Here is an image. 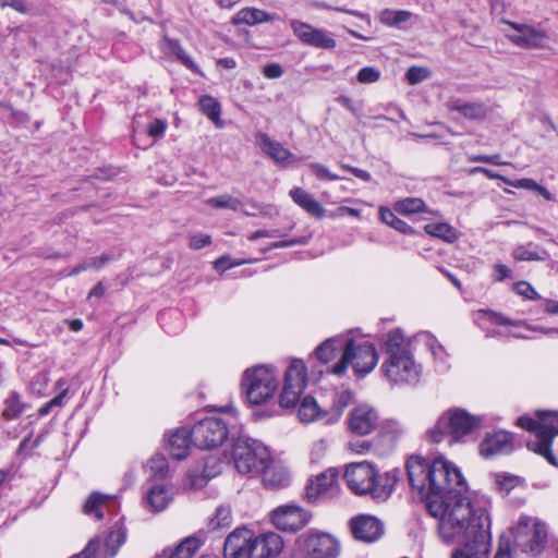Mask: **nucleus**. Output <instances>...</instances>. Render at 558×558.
Returning a JSON list of instances; mask_svg holds the SVG:
<instances>
[{"mask_svg": "<svg viewBox=\"0 0 558 558\" xmlns=\"http://www.w3.org/2000/svg\"><path fill=\"white\" fill-rule=\"evenodd\" d=\"M410 487L422 499L428 513L438 520L437 532L452 553L468 558H487L490 549L488 509L463 496L466 482L460 470L442 458L429 460L411 456L405 464Z\"/></svg>", "mask_w": 558, "mask_h": 558, "instance_id": "obj_1", "label": "nucleus"}, {"mask_svg": "<svg viewBox=\"0 0 558 558\" xmlns=\"http://www.w3.org/2000/svg\"><path fill=\"white\" fill-rule=\"evenodd\" d=\"M381 350L388 355L381 364V372L392 385L418 383L421 367L414 361L410 341L400 328L391 329L384 336Z\"/></svg>", "mask_w": 558, "mask_h": 558, "instance_id": "obj_2", "label": "nucleus"}, {"mask_svg": "<svg viewBox=\"0 0 558 558\" xmlns=\"http://www.w3.org/2000/svg\"><path fill=\"white\" fill-rule=\"evenodd\" d=\"M399 474L398 470L379 474L373 464L363 461L349 464L343 476L355 495H369L375 500H386L399 481Z\"/></svg>", "mask_w": 558, "mask_h": 558, "instance_id": "obj_3", "label": "nucleus"}, {"mask_svg": "<svg viewBox=\"0 0 558 558\" xmlns=\"http://www.w3.org/2000/svg\"><path fill=\"white\" fill-rule=\"evenodd\" d=\"M481 420L464 410L454 409L445 412L435 426L427 430L426 436L432 442L448 439L449 444L460 441L480 426Z\"/></svg>", "mask_w": 558, "mask_h": 558, "instance_id": "obj_4", "label": "nucleus"}, {"mask_svg": "<svg viewBox=\"0 0 558 558\" xmlns=\"http://www.w3.org/2000/svg\"><path fill=\"white\" fill-rule=\"evenodd\" d=\"M378 363V354L373 343L364 341L356 344L352 338L344 343V351L338 363L331 366L328 372L341 376L349 365H352L357 376H365L371 373Z\"/></svg>", "mask_w": 558, "mask_h": 558, "instance_id": "obj_5", "label": "nucleus"}, {"mask_svg": "<svg viewBox=\"0 0 558 558\" xmlns=\"http://www.w3.org/2000/svg\"><path fill=\"white\" fill-rule=\"evenodd\" d=\"M241 388L250 404L260 405L274 397L278 380L271 367L256 365L243 373Z\"/></svg>", "mask_w": 558, "mask_h": 558, "instance_id": "obj_6", "label": "nucleus"}, {"mask_svg": "<svg viewBox=\"0 0 558 558\" xmlns=\"http://www.w3.org/2000/svg\"><path fill=\"white\" fill-rule=\"evenodd\" d=\"M232 458L240 473L257 476L270 461V452L258 440L240 438L233 445Z\"/></svg>", "mask_w": 558, "mask_h": 558, "instance_id": "obj_7", "label": "nucleus"}, {"mask_svg": "<svg viewBox=\"0 0 558 558\" xmlns=\"http://www.w3.org/2000/svg\"><path fill=\"white\" fill-rule=\"evenodd\" d=\"M514 546L522 553L539 555L546 544V525L538 519L521 515L512 529Z\"/></svg>", "mask_w": 558, "mask_h": 558, "instance_id": "obj_8", "label": "nucleus"}, {"mask_svg": "<svg viewBox=\"0 0 558 558\" xmlns=\"http://www.w3.org/2000/svg\"><path fill=\"white\" fill-rule=\"evenodd\" d=\"M191 430L193 445L204 450L219 448L229 436L227 422L216 416L199 420Z\"/></svg>", "mask_w": 558, "mask_h": 558, "instance_id": "obj_9", "label": "nucleus"}, {"mask_svg": "<svg viewBox=\"0 0 558 558\" xmlns=\"http://www.w3.org/2000/svg\"><path fill=\"white\" fill-rule=\"evenodd\" d=\"M541 418V430L538 439L527 441L529 450L544 457L550 464H556V459L551 451L554 438L558 436V412L538 411Z\"/></svg>", "mask_w": 558, "mask_h": 558, "instance_id": "obj_10", "label": "nucleus"}, {"mask_svg": "<svg viewBox=\"0 0 558 558\" xmlns=\"http://www.w3.org/2000/svg\"><path fill=\"white\" fill-rule=\"evenodd\" d=\"M306 384L307 373L303 361H292L286 371L284 384L279 396L280 407L286 409L295 407Z\"/></svg>", "mask_w": 558, "mask_h": 558, "instance_id": "obj_11", "label": "nucleus"}, {"mask_svg": "<svg viewBox=\"0 0 558 558\" xmlns=\"http://www.w3.org/2000/svg\"><path fill=\"white\" fill-rule=\"evenodd\" d=\"M272 524L283 532H298L312 520V513L295 504L281 505L270 513Z\"/></svg>", "mask_w": 558, "mask_h": 558, "instance_id": "obj_12", "label": "nucleus"}, {"mask_svg": "<svg viewBox=\"0 0 558 558\" xmlns=\"http://www.w3.org/2000/svg\"><path fill=\"white\" fill-rule=\"evenodd\" d=\"M304 550L310 558H338L341 544L330 533L311 531L304 538Z\"/></svg>", "mask_w": 558, "mask_h": 558, "instance_id": "obj_13", "label": "nucleus"}, {"mask_svg": "<svg viewBox=\"0 0 558 558\" xmlns=\"http://www.w3.org/2000/svg\"><path fill=\"white\" fill-rule=\"evenodd\" d=\"M290 27L296 38L304 45L328 50L337 46L336 39L323 28H316L300 20H291Z\"/></svg>", "mask_w": 558, "mask_h": 558, "instance_id": "obj_14", "label": "nucleus"}, {"mask_svg": "<svg viewBox=\"0 0 558 558\" xmlns=\"http://www.w3.org/2000/svg\"><path fill=\"white\" fill-rule=\"evenodd\" d=\"M349 527L354 539L363 543H374L385 533L384 523L371 514H359L350 519Z\"/></svg>", "mask_w": 558, "mask_h": 558, "instance_id": "obj_15", "label": "nucleus"}, {"mask_svg": "<svg viewBox=\"0 0 558 558\" xmlns=\"http://www.w3.org/2000/svg\"><path fill=\"white\" fill-rule=\"evenodd\" d=\"M476 322L478 323L480 326H482L484 328H486L487 324L496 325V326H509V327H511V329L509 330L508 333L514 338H527V336L519 329H526L530 331L539 330L544 333H558V328H550V329L544 330L541 327H532L523 322H511L507 317H505L498 313H495L493 311H489V310L478 311Z\"/></svg>", "mask_w": 558, "mask_h": 558, "instance_id": "obj_16", "label": "nucleus"}, {"mask_svg": "<svg viewBox=\"0 0 558 558\" xmlns=\"http://www.w3.org/2000/svg\"><path fill=\"white\" fill-rule=\"evenodd\" d=\"M517 33L509 35L508 38L517 46L527 49L545 48L548 41V35L532 25L507 22Z\"/></svg>", "mask_w": 558, "mask_h": 558, "instance_id": "obj_17", "label": "nucleus"}, {"mask_svg": "<svg viewBox=\"0 0 558 558\" xmlns=\"http://www.w3.org/2000/svg\"><path fill=\"white\" fill-rule=\"evenodd\" d=\"M339 471L330 468L318 474L312 480L305 488V497L308 501H314L320 497H331L338 490Z\"/></svg>", "mask_w": 558, "mask_h": 558, "instance_id": "obj_18", "label": "nucleus"}, {"mask_svg": "<svg viewBox=\"0 0 558 558\" xmlns=\"http://www.w3.org/2000/svg\"><path fill=\"white\" fill-rule=\"evenodd\" d=\"M282 548L283 542L280 535L274 532L264 533L254 538L251 537L246 558H272L279 555Z\"/></svg>", "mask_w": 558, "mask_h": 558, "instance_id": "obj_19", "label": "nucleus"}, {"mask_svg": "<svg viewBox=\"0 0 558 558\" xmlns=\"http://www.w3.org/2000/svg\"><path fill=\"white\" fill-rule=\"evenodd\" d=\"M513 450L512 435L506 430H498L486 438L480 445V452L484 458L497 454H507Z\"/></svg>", "mask_w": 558, "mask_h": 558, "instance_id": "obj_20", "label": "nucleus"}, {"mask_svg": "<svg viewBox=\"0 0 558 558\" xmlns=\"http://www.w3.org/2000/svg\"><path fill=\"white\" fill-rule=\"evenodd\" d=\"M378 424V414L376 410L367 405L355 408L349 418V427L352 433L357 435L369 434Z\"/></svg>", "mask_w": 558, "mask_h": 558, "instance_id": "obj_21", "label": "nucleus"}, {"mask_svg": "<svg viewBox=\"0 0 558 558\" xmlns=\"http://www.w3.org/2000/svg\"><path fill=\"white\" fill-rule=\"evenodd\" d=\"M255 143L267 157L278 165L286 166L289 161L294 160V155L288 148L270 138L266 133H256Z\"/></svg>", "mask_w": 558, "mask_h": 558, "instance_id": "obj_22", "label": "nucleus"}, {"mask_svg": "<svg viewBox=\"0 0 558 558\" xmlns=\"http://www.w3.org/2000/svg\"><path fill=\"white\" fill-rule=\"evenodd\" d=\"M252 532L245 527L231 532L223 544L225 558H246V549L250 546Z\"/></svg>", "mask_w": 558, "mask_h": 558, "instance_id": "obj_23", "label": "nucleus"}, {"mask_svg": "<svg viewBox=\"0 0 558 558\" xmlns=\"http://www.w3.org/2000/svg\"><path fill=\"white\" fill-rule=\"evenodd\" d=\"M192 444V430L178 428L168 438L169 454L175 460H183L189 456Z\"/></svg>", "mask_w": 558, "mask_h": 558, "instance_id": "obj_24", "label": "nucleus"}, {"mask_svg": "<svg viewBox=\"0 0 558 558\" xmlns=\"http://www.w3.org/2000/svg\"><path fill=\"white\" fill-rule=\"evenodd\" d=\"M292 201L305 210L308 215L322 219L325 217L326 210L323 205L314 198V196L302 187H293L289 192Z\"/></svg>", "mask_w": 558, "mask_h": 558, "instance_id": "obj_25", "label": "nucleus"}, {"mask_svg": "<svg viewBox=\"0 0 558 558\" xmlns=\"http://www.w3.org/2000/svg\"><path fill=\"white\" fill-rule=\"evenodd\" d=\"M257 476H262L264 485L269 488L284 486L289 482L287 469L276 462L271 457L270 461L265 463V468L260 470Z\"/></svg>", "mask_w": 558, "mask_h": 558, "instance_id": "obj_26", "label": "nucleus"}, {"mask_svg": "<svg viewBox=\"0 0 558 558\" xmlns=\"http://www.w3.org/2000/svg\"><path fill=\"white\" fill-rule=\"evenodd\" d=\"M276 19L275 14H270L257 8L246 7L238 11L231 19L233 25L255 26L258 24L271 22Z\"/></svg>", "mask_w": 558, "mask_h": 558, "instance_id": "obj_27", "label": "nucleus"}, {"mask_svg": "<svg viewBox=\"0 0 558 558\" xmlns=\"http://www.w3.org/2000/svg\"><path fill=\"white\" fill-rule=\"evenodd\" d=\"M447 107L450 111L462 114L468 120L481 121L488 113L487 107L482 102H463L460 99H451Z\"/></svg>", "mask_w": 558, "mask_h": 558, "instance_id": "obj_28", "label": "nucleus"}, {"mask_svg": "<svg viewBox=\"0 0 558 558\" xmlns=\"http://www.w3.org/2000/svg\"><path fill=\"white\" fill-rule=\"evenodd\" d=\"M299 418L304 423L314 421H324L326 423L327 412L323 409L317 400L312 396L304 397L298 410Z\"/></svg>", "mask_w": 558, "mask_h": 558, "instance_id": "obj_29", "label": "nucleus"}, {"mask_svg": "<svg viewBox=\"0 0 558 558\" xmlns=\"http://www.w3.org/2000/svg\"><path fill=\"white\" fill-rule=\"evenodd\" d=\"M171 501V495L163 485H155L148 489L144 498L145 506L153 512H160Z\"/></svg>", "mask_w": 558, "mask_h": 558, "instance_id": "obj_30", "label": "nucleus"}, {"mask_svg": "<svg viewBox=\"0 0 558 558\" xmlns=\"http://www.w3.org/2000/svg\"><path fill=\"white\" fill-rule=\"evenodd\" d=\"M353 393L350 390H339L333 395L332 405L326 409V424L338 422L347 407L353 402Z\"/></svg>", "mask_w": 558, "mask_h": 558, "instance_id": "obj_31", "label": "nucleus"}, {"mask_svg": "<svg viewBox=\"0 0 558 558\" xmlns=\"http://www.w3.org/2000/svg\"><path fill=\"white\" fill-rule=\"evenodd\" d=\"M348 339L339 336L325 340L315 350L317 360L324 364L331 362L339 351H344V343Z\"/></svg>", "mask_w": 558, "mask_h": 558, "instance_id": "obj_32", "label": "nucleus"}, {"mask_svg": "<svg viewBox=\"0 0 558 558\" xmlns=\"http://www.w3.org/2000/svg\"><path fill=\"white\" fill-rule=\"evenodd\" d=\"M201 546L202 541L192 535L185 537L174 548L165 549L163 554L167 558H193Z\"/></svg>", "mask_w": 558, "mask_h": 558, "instance_id": "obj_33", "label": "nucleus"}, {"mask_svg": "<svg viewBox=\"0 0 558 558\" xmlns=\"http://www.w3.org/2000/svg\"><path fill=\"white\" fill-rule=\"evenodd\" d=\"M198 105H199V108H201V111L209 119L213 121V123L217 126V128H222L223 126V122L222 120L220 119V116H221V106L219 104V101L211 97V96H208V95H204L199 98L198 100Z\"/></svg>", "mask_w": 558, "mask_h": 558, "instance_id": "obj_34", "label": "nucleus"}, {"mask_svg": "<svg viewBox=\"0 0 558 558\" xmlns=\"http://www.w3.org/2000/svg\"><path fill=\"white\" fill-rule=\"evenodd\" d=\"M424 231L435 238L441 239L448 243H453L458 240V231L447 222H433L424 227Z\"/></svg>", "mask_w": 558, "mask_h": 558, "instance_id": "obj_35", "label": "nucleus"}, {"mask_svg": "<svg viewBox=\"0 0 558 558\" xmlns=\"http://www.w3.org/2000/svg\"><path fill=\"white\" fill-rule=\"evenodd\" d=\"M379 215L383 222L403 234H413L415 232L410 225L397 217V215L389 208H380Z\"/></svg>", "mask_w": 558, "mask_h": 558, "instance_id": "obj_36", "label": "nucleus"}, {"mask_svg": "<svg viewBox=\"0 0 558 558\" xmlns=\"http://www.w3.org/2000/svg\"><path fill=\"white\" fill-rule=\"evenodd\" d=\"M412 13L407 10H391L385 9L379 14V21L386 26H400L408 22Z\"/></svg>", "mask_w": 558, "mask_h": 558, "instance_id": "obj_37", "label": "nucleus"}, {"mask_svg": "<svg viewBox=\"0 0 558 558\" xmlns=\"http://www.w3.org/2000/svg\"><path fill=\"white\" fill-rule=\"evenodd\" d=\"M395 210L403 215H412L426 211V204L418 197H407L395 204Z\"/></svg>", "mask_w": 558, "mask_h": 558, "instance_id": "obj_38", "label": "nucleus"}, {"mask_svg": "<svg viewBox=\"0 0 558 558\" xmlns=\"http://www.w3.org/2000/svg\"><path fill=\"white\" fill-rule=\"evenodd\" d=\"M108 499H110V496L102 495L97 492L90 494L83 506V512L88 515L94 514L97 520L102 519L104 513L101 508Z\"/></svg>", "mask_w": 558, "mask_h": 558, "instance_id": "obj_39", "label": "nucleus"}, {"mask_svg": "<svg viewBox=\"0 0 558 558\" xmlns=\"http://www.w3.org/2000/svg\"><path fill=\"white\" fill-rule=\"evenodd\" d=\"M232 523V512L230 506L220 505L216 508L215 514L208 521V527L213 531L228 527Z\"/></svg>", "mask_w": 558, "mask_h": 558, "instance_id": "obj_40", "label": "nucleus"}, {"mask_svg": "<svg viewBox=\"0 0 558 558\" xmlns=\"http://www.w3.org/2000/svg\"><path fill=\"white\" fill-rule=\"evenodd\" d=\"M169 51L175 56L177 60L184 64L187 69L197 72L198 68L192 58L185 52L178 39L166 38Z\"/></svg>", "mask_w": 558, "mask_h": 558, "instance_id": "obj_41", "label": "nucleus"}, {"mask_svg": "<svg viewBox=\"0 0 558 558\" xmlns=\"http://www.w3.org/2000/svg\"><path fill=\"white\" fill-rule=\"evenodd\" d=\"M206 203L214 208H229L234 211L241 209V202L229 194L208 198Z\"/></svg>", "mask_w": 558, "mask_h": 558, "instance_id": "obj_42", "label": "nucleus"}, {"mask_svg": "<svg viewBox=\"0 0 558 558\" xmlns=\"http://www.w3.org/2000/svg\"><path fill=\"white\" fill-rule=\"evenodd\" d=\"M23 412V404L21 401V397L16 392H12L5 400V408L3 411V415L9 418H16Z\"/></svg>", "mask_w": 558, "mask_h": 558, "instance_id": "obj_43", "label": "nucleus"}, {"mask_svg": "<svg viewBox=\"0 0 558 558\" xmlns=\"http://www.w3.org/2000/svg\"><path fill=\"white\" fill-rule=\"evenodd\" d=\"M148 468L153 475L165 477L168 473V462L162 456H155L148 461Z\"/></svg>", "mask_w": 558, "mask_h": 558, "instance_id": "obj_44", "label": "nucleus"}, {"mask_svg": "<svg viewBox=\"0 0 558 558\" xmlns=\"http://www.w3.org/2000/svg\"><path fill=\"white\" fill-rule=\"evenodd\" d=\"M430 72L428 69L423 66H411L405 73V77L411 85L418 84L425 81L429 76Z\"/></svg>", "mask_w": 558, "mask_h": 558, "instance_id": "obj_45", "label": "nucleus"}, {"mask_svg": "<svg viewBox=\"0 0 558 558\" xmlns=\"http://www.w3.org/2000/svg\"><path fill=\"white\" fill-rule=\"evenodd\" d=\"M380 71L374 66H364L357 73V81L362 84L376 83L380 78Z\"/></svg>", "mask_w": 558, "mask_h": 558, "instance_id": "obj_46", "label": "nucleus"}, {"mask_svg": "<svg viewBox=\"0 0 558 558\" xmlns=\"http://www.w3.org/2000/svg\"><path fill=\"white\" fill-rule=\"evenodd\" d=\"M312 172L316 175L317 179L324 180V181H338L341 180V178L338 174H335L329 171L327 167H325L322 163L312 162L308 165Z\"/></svg>", "mask_w": 558, "mask_h": 558, "instance_id": "obj_47", "label": "nucleus"}, {"mask_svg": "<svg viewBox=\"0 0 558 558\" xmlns=\"http://www.w3.org/2000/svg\"><path fill=\"white\" fill-rule=\"evenodd\" d=\"M168 123L165 119H154L147 126V134L154 140L163 137Z\"/></svg>", "mask_w": 558, "mask_h": 558, "instance_id": "obj_48", "label": "nucleus"}, {"mask_svg": "<svg viewBox=\"0 0 558 558\" xmlns=\"http://www.w3.org/2000/svg\"><path fill=\"white\" fill-rule=\"evenodd\" d=\"M517 425L523 429L535 433V439H538V432L541 430V418L538 416L537 420L527 415L520 416L517 420Z\"/></svg>", "mask_w": 558, "mask_h": 558, "instance_id": "obj_49", "label": "nucleus"}, {"mask_svg": "<svg viewBox=\"0 0 558 558\" xmlns=\"http://www.w3.org/2000/svg\"><path fill=\"white\" fill-rule=\"evenodd\" d=\"M513 256L517 260H538L541 256L530 246L521 245L514 248Z\"/></svg>", "mask_w": 558, "mask_h": 558, "instance_id": "obj_50", "label": "nucleus"}, {"mask_svg": "<svg viewBox=\"0 0 558 558\" xmlns=\"http://www.w3.org/2000/svg\"><path fill=\"white\" fill-rule=\"evenodd\" d=\"M496 483L500 486V488L505 489L506 492H509L514 486H517L519 482V477L507 474V473H498L495 475Z\"/></svg>", "mask_w": 558, "mask_h": 558, "instance_id": "obj_51", "label": "nucleus"}, {"mask_svg": "<svg viewBox=\"0 0 558 558\" xmlns=\"http://www.w3.org/2000/svg\"><path fill=\"white\" fill-rule=\"evenodd\" d=\"M307 241H308V238H306V236H299V238H293L291 240L276 241V242H272L265 250V252L272 250V248H284V247H291L294 245H304L307 243Z\"/></svg>", "mask_w": 558, "mask_h": 558, "instance_id": "obj_52", "label": "nucleus"}, {"mask_svg": "<svg viewBox=\"0 0 558 558\" xmlns=\"http://www.w3.org/2000/svg\"><path fill=\"white\" fill-rule=\"evenodd\" d=\"M513 290L519 294L522 295L529 300H535L538 298L537 292L535 289L526 281H520L517 282L513 286Z\"/></svg>", "mask_w": 558, "mask_h": 558, "instance_id": "obj_53", "label": "nucleus"}, {"mask_svg": "<svg viewBox=\"0 0 558 558\" xmlns=\"http://www.w3.org/2000/svg\"><path fill=\"white\" fill-rule=\"evenodd\" d=\"M505 183L517 189H524L530 191H535L538 185V183L535 180L529 178H523L519 180L505 179Z\"/></svg>", "mask_w": 558, "mask_h": 558, "instance_id": "obj_54", "label": "nucleus"}, {"mask_svg": "<svg viewBox=\"0 0 558 558\" xmlns=\"http://www.w3.org/2000/svg\"><path fill=\"white\" fill-rule=\"evenodd\" d=\"M1 7H9L19 13L27 14L29 12V5L25 0H0Z\"/></svg>", "mask_w": 558, "mask_h": 558, "instance_id": "obj_55", "label": "nucleus"}, {"mask_svg": "<svg viewBox=\"0 0 558 558\" xmlns=\"http://www.w3.org/2000/svg\"><path fill=\"white\" fill-rule=\"evenodd\" d=\"M211 243V238L208 234H194L190 239V247L193 250H201Z\"/></svg>", "mask_w": 558, "mask_h": 558, "instance_id": "obj_56", "label": "nucleus"}, {"mask_svg": "<svg viewBox=\"0 0 558 558\" xmlns=\"http://www.w3.org/2000/svg\"><path fill=\"white\" fill-rule=\"evenodd\" d=\"M283 70L278 63H269L263 68V74L267 78H278L282 75Z\"/></svg>", "mask_w": 558, "mask_h": 558, "instance_id": "obj_57", "label": "nucleus"}, {"mask_svg": "<svg viewBox=\"0 0 558 558\" xmlns=\"http://www.w3.org/2000/svg\"><path fill=\"white\" fill-rule=\"evenodd\" d=\"M114 256L111 254H102L98 257H92L88 259L90 268L100 269L109 262L113 260Z\"/></svg>", "mask_w": 558, "mask_h": 558, "instance_id": "obj_58", "label": "nucleus"}, {"mask_svg": "<svg viewBox=\"0 0 558 558\" xmlns=\"http://www.w3.org/2000/svg\"><path fill=\"white\" fill-rule=\"evenodd\" d=\"M341 167H342V169L351 172L353 175H355L356 178H359L365 182H369L372 180L371 173L366 170H363V169H360L356 167H352L349 165H344V163H342Z\"/></svg>", "mask_w": 558, "mask_h": 558, "instance_id": "obj_59", "label": "nucleus"}, {"mask_svg": "<svg viewBox=\"0 0 558 558\" xmlns=\"http://www.w3.org/2000/svg\"><path fill=\"white\" fill-rule=\"evenodd\" d=\"M280 235L278 230H256L248 235L250 241H255L260 238H272Z\"/></svg>", "mask_w": 558, "mask_h": 558, "instance_id": "obj_60", "label": "nucleus"}, {"mask_svg": "<svg viewBox=\"0 0 558 558\" xmlns=\"http://www.w3.org/2000/svg\"><path fill=\"white\" fill-rule=\"evenodd\" d=\"M510 276V269L504 264L495 265V279L501 281Z\"/></svg>", "mask_w": 558, "mask_h": 558, "instance_id": "obj_61", "label": "nucleus"}, {"mask_svg": "<svg viewBox=\"0 0 558 558\" xmlns=\"http://www.w3.org/2000/svg\"><path fill=\"white\" fill-rule=\"evenodd\" d=\"M494 558H512L509 543L500 544Z\"/></svg>", "mask_w": 558, "mask_h": 558, "instance_id": "obj_62", "label": "nucleus"}, {"mask_svg": "<svg viewBox=\"0 0 558 558\" xmlns=\"http://www.w3.org/2000/svg\"><path fill=\"white\" fill-rule=\"evenodd\" d=\"M337 102L341 106H343L344 108H347L349 111H351L352 113H356V110H355V107L353 105V101L347 97V96H339L337 98Z\"/></svg>", "mask_w": 558, "mask_h": 558, "instance_id": "obj_63", "label": "nucleus"}, {"mask_svg": "<svg viewBox=\"0 0 558 558\" xmlns=\"http://www.w3.org/2000/svg\"><path fill=\"white\" fill-rule=\"evenodd\" d=\"M106 288L101 282H98L93 287V289L89 291L87 299L92 298H100L105 294Z\"/></svg>", "mask_w": 558, "mask_h": 558, "instance_id": "obj_64", "label": "nucleus"}]
</instances>
